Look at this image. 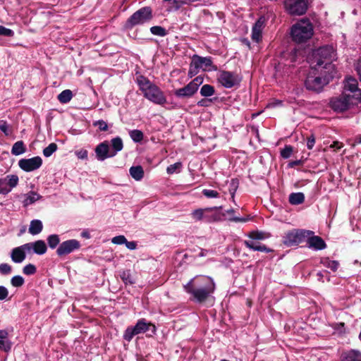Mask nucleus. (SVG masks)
<instances>
[{
  "label": "nucleus",
  "instance_id": "nucleus-32",
  "mask_svg": "<svg viewBox=\"0 0 361 361\" xmlns=\"http://www.w3.org/2000/svg\"><path fill=\"white\" fill-rule=\"evenodd\" d=\"M73 94L71 90H65L62 91L58 96L57 99L61 104L68 103L73 98Z\"/></svg>",
  "mask_w": 361,
  "mask_h": 361
},
{
  "label": "nucleus",
  "instance_id": "nucleus-61",
  "mask_svg": "<svg viewBox=\"0 0 361 361\" xmlns=\"http://www.w3.org/2000/svg\"><path fill=\"white\" fill-rule=\"evenodd\" d=\"M262 32L252 28V39L256 42H259L262 39Z\"/></svg>",
  "mask_w": 361,
  "mask_h": 361
},
{
  "label": "nucleus",
  "instance_id": "nucleus-15",
  "mask_svg": "<svg viewBox=\"0 0 361 361\" xmlns=\"http://www.w3.org/2000/svg\"><path fill=\"white\" fill-rule=\"evenodd\" d=\"M42 164V159L39 157L30 159H22L18 161L19 167L27 172L39 169Z\"/></svg>",
  "mask_w": 361,
  "mask_h": 361
},
{
  "label": "nucleus",
  "instance_id": "nucleus-4",
  "mask_svg": "<svg viewBox=\"0 0 361 361\" xmlns=\"http://www.w3.org/2000/svg\"><path fill=\"white\" fill-rule=\"evenodd\" d=\"M290 34L293 42H306L313 35L312 25L308 19L301 20L291 27Z\"/></svg>",
  "mask_w": 361,
  "mask_h": 361
},
{
  "label": "nucleus",
  "instance_id": "nucleus-34",
  "mask_svg": "<svg viewBox=\"0 0 361 361\" xmlns=\"http://www.w3.org/2000/svg\"><path fill=\"white\" fill-rule=\"evenodd\" d=\"M200 92L202 97H211L213 94H214L215 90L212 85H209V84H205L202 86Z\"/></svg>",
  "mask_w": 361,
  "mask_h": 361
},
{
  "label": "nucleus",
  "instance_id": "nucleus-50",
  "mask_svg": "<svg viewBox=\"0 0 361 361\" xmlns=\"http://www.w3.org/2000/svg\"><path fill=\"white\" fill-rule=\"evenodd\" d=\"M204 78L201 76H197L192 81L189 82V84L192 86V87L197 92L200 85L203 82Z\"/></svg>",
  "mask_w": 361,
  "mask_h": 361
},
{
  "label": "nucleus",
  "instance_id": "nucleus-2",
  "mask_svg": "<svg viewBox=\"0 0 361 361\" xmlns=\"http://www.w3.org/2000/svg\"><path fill=\"white\" fill-rule=\"evenodd\" d=\"M136 82L143 96L149 101L159 105H164L166 103V97L164 92L147 77L142 75L137 76Z\"/></svg>",
  "mask_w": 361,
  "mask_h": 361
},
{
  "label": "nucleus",
  "instance_id": "nucleus-33",
  "mask_svg": "<svg viewBox=\"0 0 361 361\" xmlns=\"http://www.w3.org/2000/svg\"><path fill=\"white\" fill-rule=\"evenodd\" d=\"M201 61L202 63V69L205 71H216L217 67L213 66L212 59L210 56L202 57L201 56Z\"/></svg>",
  "mask_w": 361,
  "mask_h": 361
},
{
  "label": "nucleus",
  "instance_id": "nucleus-58",
  "mask_svg": "<svg viewBox=\"0 0 361 361\" xmlns=\"http://www.w3.org/2000/svg\"><path fill=\"white\" fill-rule=\"evenodd\" d=\"M334 329L337 331L340 334L345 333V325L343 322L336 323L333 326Z\"/></svg>",
  "mask_w": 361,
  "mask_h": 361
},
{
  "label": "nucleus",
  "instance_id": "nucleus-42",
  "mask_svg": "<svg viewBox=\"0 0 361 361\" xmlns=\"http://www.w3.org/2000/svg\"><path fill=\"white\" fill-rule=\"evenodd\" d=\"M183 164L181 162L178 161L173 164L169 165L166 168V172L168 174H173L174 173H179L182 169Z\"/></svg>",
  "mask_w": 361,
  "mask_h": 361
},
{
  "label": "nucleus",
  "instance_id": "nucleus-45",
  "mask_svg": "<svg viewBox=\"0 0 361 361\" xmlns=\"http://www.w3.org/2000/svg\"><path fill=\"white\" fill-rule=\"evenodd\" d=\"M4 178L11 189L18 185V177L16 175H8Z\"/></svg>",
  "mask_w": 361,
  "mask_h": 361
},
{
  "label": "nucleus",
  "instance_id": "nucleus-44",
  "mask_svg": "<svg viewBox=\"0 0 361 361\" xmlns=\"http://www.w3.org/2000/svg\"><path fill=\"white\" fill-rule=\"evenodd\" d=\"M266 19L264 16H260L254 24L252 29L262 32V30L265 25Z\"/></svg>",
  "mask_w": 361,
  "mask_h": 361
},
{
  "label": "nucleus",
  "instance_id": "nucleus-64",
  "mask_svg": "<svg viewBox=\"0 0 361 361\" xmlns=\"http://www.w3.org/2000/svg\"><path fill=\"white\" fill-rule=\"evenodd\" d=\"M200 70L195 68L194 66H192L191 63H190V67L188 73V75L189 78H192L195 75H196L199 73Z\"/></svg>",
  "mask_w": 361,
  "mask_h": 361
},
{
  "label": "nucleus",
  "instance_id": "nucleus-27",
  "mask_svg": "<svg viewBox=\"0 0 361 361\" xmlns=\"http://www.w3.org/2000/svg\"><path fill=\"white\" fill-rule=\"evenodd\" d=\"M43 229V224L42 221L34 219L30 221L28 231L32 235H35L42 232Z\"/></svg>",
  "mask_w": 361,
  "mask_h": 361
},
{
  "label": "nucleus",
  "instance_id": "nucleus-51",
  "mask_svg": "<svg viewBox=\"0 0 361 361\" xmlns=\"http://www.w3.org/2000/svg\"><path fill=\"white\" fill-rule=\"evenodd\" d=\"M93 126L98 127L100 131H106L109 128L107 123L102 119L94 121Z\"/></svg>",
  "mask_w": 361,
  "mask_h": 361
},
{
  "label": "nucleus",
  "instance_id": "nucleus-5",
  "mask_svg": "<svg viewBox=\"0 0 361 361\" xmlns=\"http://www.w3.org/2000/svg\"><path fill=\"white\" fill-rule=\"evenodd\" d=\"M359 104L355 102L348 94L345 92H341V94L332 97L329 99L328 104L329 107L334 112L337 114L343 113Z\"/></svg>",
  "mask_w": 361,
  "mask_h": 361
},
{
  "label": "nucleus",
  "instance_id": "nucleus-56",
  "mask_svg": "<svg viewBox=\"0 0 361 361\" xmlns=\"http://www.w3.org/2000/svg\"><path fill=\"white\" fill-rule=\"evenodd\" d=\"M111 242H112V243L116 244V245H123L126 243V238L124 235H120L114 237L111 239Z\"/></svg>",
  "mask_w": 361,
  "mask_h": 361
},
{
  "label": "nucleus",
  "instance_id": "nucleus-26",
  "mask_svg": "<svg viewBox=\"0 0 361 361\" xmlns=\"http://www.w3.org/2000/svg\"><path fill=\"white\" fill-rule=\"evenodd\" d=\"M112 149L111 150V156H116L117 153L123 148V140L120 137H116L111 140Z\"/></svg>",
  "mask_w": 361,
  "mask_h": 361
},
{
  "label": "nucleus",
  "instance_id": "nucleus-62",
  "mask_svg": "<svg viewBox=\"0 0 361 361\" xmlns=\"http://www.w3.org/2000/svg\"><path fill=\"white\" fill-rule=\"evenodd\" d=\"M315 144V136L314 134H311L307 137V147L309 149H312Z\"/></svg>",
  "mask_w": 361,
  "mask_h": 361
},
{
  "label": "nucleus",
  "instance_id": "nucleus-24",
  "mask_svg": "<svg viewBox=\"0 0 361 361\" xmlns=\"http://www.w3.org/2000/svg\"><path fill=\"white\" fill-rule=\"evenodd\" d=\"M12 347V343L8 338V332L6 329L0 330V349L8 352Z\"/></svg>",
  "mask_w": 361,
  "mask_h": 361
},
{
  "label": "nucleus",
  "instance_id": "nucleus-1",
  "mask_svg": "<svg viewBox=\"0 0 361 361\" xmlns=\"http://www.w3.org/2000/svg\"><path fill=\"white\" fill-rule=\"evenodd\" d=\"M183 288L191 295L192 300L202 303L214 293L216 284L210 276H196L184 285Z\"/></svg>",
  "mask_w": 361,
  "mask_h": 361
},
{
  "label": "nucleus",
  "instance_id": "nucleus-6",
  "mask_svg": "<svg viewBox=\"0 0 361 361\" xmlns=\"http://www.w3.org/2000/svg\"><path fill=\"white\" fill-rule=\"evenodd\" d=\"M153 18L152 9L149 6L140 8L133 13L126 21L123 27L125 30H132L135 26L142 25Z\"/></svg>",
  "mask_w": 361,
  "mask_h": 361
},
{
  "label": "nucleus",
  "instance_id": "nucleus-54",
  "mask_svg": "<svg viewBox=\"0 0 361 361\" xmlns=\"http://www.w3.org/2000/svg\"><path fill=\"white\" fill-rule=\"evenodd\" d=\"M23 272L25 275H32L36 272V267L32 264H28L23 267Z\"/></svg>",
  "mask_w": 361,
  "mask_h": 361
},
{
  "label": "nucleus",
  "instance_id": "nucleus-29",
  "mask_svg": "<svg viewBox=\"0 0 361 361\" xmlns=\"http://www.w3.org/2000/svg\"><path fill=\"white\" fill-rule=\"evenodd\" d=\"M130 174L133 178L139 181L144 177V170L141 166H133L130 168Z\"/></svg>",
  "mask_w": 361,
  "mask_h": 361
},
{
  "label": "nucleus",
  "instance_id": "nucleus-31",
  "mask_svg": "<svg viewBox=\"0 0 361 361\" xmlns=\"http://www.w3.org/2000/svg\"><path fill=\"white\" fill-rule=\"evenodd\" d=\"M26 151V147L22 140L15 142L11 149V154L15 156L23 154Z\"/></svg>",
  "mask_w": 361,
  "mask_h": 361
},
{
  "label": "nucleus",
  "instance_id": "nucleus-39",
  "mask_svg": "<svg viewBox=\"0 0 361 361\" xmlns=\"http://www.w3.org/2000/svg\"><path fill=\"white\" fill-rule=\"evenodd\" d=\"M129 135L133 142H140L144 137L143 133L140 130H132L129 132Z\"/></svg>",
  "mask_w": 361,
  "mask_h": 361
},
{
  "label": "nucleus",
  "instance_id": "nucleus-59",
  "mask_svg": "<svg viewBox=\"0 0 361 361\" xmlns=\"http://www.w3.org/2000/svg\"><path fill=\"white\" fill-rule=\"evenodd\" d=\"M57 145L56 143H51L47 147V157H50L57 149Z\"/></svg>",
  "mask_w": 361,
  "mask_h": 361
},
{
  "label": "nucleus",
  "instance_id": "nucleus-43",
  "mask_svg": "<svg viewBox=\"0 0 361 361\" xmlns=\"http://www.w3.org/2000/svg\"><path fill=\"white\" fill-rule=\"evenodd\" d=\"M11 190V188L8 185L6 180L4 178H0V194L7 195Z\"/></svg>",
  "mask_w": 361,
  "mask_h": 361
},
{
  "label": "nucleus",
  "instance_id": "nucleus-40",
  "mask_svg": "<svg viewBox=\"0 0 361 361\" xmlns=\"http://www.w3.org/2000/svg\"><path fill=\"white\" fill-rule=\"evenodd\" d=\"M47 240L49 247L51 249H54L60 245V238L56 234L50 235Z\"/></svg>",
  "mask_w": 361,
  "mask_h": 361
},
{
  "label": "nucleus",
  "instance_id": "nucleus-18",
  "mask_svg": "<svg viewBox=\"0 0 361 361\" xmlns=\"http://www.w3.org/2000/svg\"><path fill=\"white\" fill-rule=\"evenodd\" d=\"M96 157L99 161H104L107 158H111V151L109 150V145L107 141L99 143L94 149Z\"/></svg>",
  "mask_w": 361,
  "mask_h": 361
},
{
  "label": "nucleus",
  "instance_id": "nucleus-41",
  "mask_svg": "<svg viewBox=\"0 0 361 361\" xmlns=\"http://www.w3.org/2000/svg\"><path fill=\"white\" fill-rule=\"evenodd\" d=\"M191 215H192V217L196 221H204L205 208L195 209L192 212Z\"/></svg>",
  "mask_w": 361,
  "mask_h": 361
},
{
  "label": "nucleus",
  "instance_id": "nucleus-57",
  "mask_svg": "<svg viewBox=\"0 0 361 361\" xmlns=\"http://www.w3.org/2000/svg\"><path fill=\"white\" fill-rule=\"evenodd\" d=\"M11 267L6 264V263H3V264H0V273L3 275H6V274H8L11 272Z\"/></svg>",
  "mask_w": 361,
  "mask_h": 361
},
{
  "label": "nucleus",
  "instance_id": "nucleus-30",
  "mask_svg": "<svg viewBox=\"0 0 361 361\" xmlns=\"http://www.w3.org/2000/svg\"><path fill=\"white\" fill-rule=\"evenodd\" d=\"M320 263L325 267L330 269L332 271H336L339 267V262L336 260H331L329 257L321 259Z\"/></svg>",
  "mask_w": 361,
  "mask_h": 361
},
{
  "label": "nucleus",
  "instance_id": "nucleus-16",
  "mask_svg": "<svg viewBox=\"0 0 361 361\" xmlns=\"http://www.w3.org/2000/svg\"><path fill=\"white\" fill-rule=\"evenodd\" d=\"M316 71L325 79H328L329 82L334 78L338 77L337 69L333 63L322 65L319 70Z\"/></svg>",
  "mask_w": 361,
  "mask_h": 361
},
{
  "label": "nucleus",
  "instance_id": "nucleus-8",
  "mask_svg": "<svg viewBox=\"0 0 361 361\" xmlns=\"http://www.w3.org/2000/svg\"><path fill=\"white\" fill-rule=\"evenodd\" d=\"M310 234H314V231L299 228L292 229L285 233L282 242L287 247L297 246L304 242L306 237Z\"/></svg>",
  "mask_w": 361,
  "mask_h": 361
},
{
  "label": "nucleus",
  "instance_id": "nucleus-17",
  "mask_svg": "<svg viewBox=\"0 0 361 361\" xmlns=\"http://www.w3.org/2000/svg\"><path fill=\"white\" fill-rule=\"evenodd\" d=\"M307 247L314 250H322L326 247L325 241L318 235L310 234L306 237Z\"/></svg>",
  "mask_w": 361,
  "mask_h": 361
},
{
  "label": "nucleus",
  "instance_id": "nucleus-7",
  "mask_svg": "<svg viewBox=\"0 0 361 361\" xmlns=\"http://www.w3.org/2000/svg\"><path fill=\"white\" fill-rule=\"evenodd\" d=\"M148 331L155 334L156 326L151 322H147L145 319H140L135 326H128L125 330L123 338L125 341L130 342L135 335L143 334Z\"/></svg>",
  "mask_w": 361,
  "mask_h": 361
},
{
  "label": "nucleus",
  "instance_id": "nucleus-22",
  "mask_svg": "<svg viewBox=\"0 0 361 361\" xmlns=\"http://www.w3.org/2000/svg\"><path fill=\"white\" fill-rule=\"evenodd\" d=\"M25 245L27 248V254L43 255L45 253V242L42 240H39L34 243H27Z\"/></svg>",
  "mask_w": 361,
  "mask_h": 361
},
{
  "label": "nucleus",
  "instance_id": "nucleus-19",
  "mask_svg": "<svg viewBox=\"0 0 361 361\" xmlns=\"http://www.w3.org/2000/svg\"><path fill=\"white\" fill-rule=\"evenodd\" d=\"M245 246L250 250L263 252L266 253L273 252L274 250L268 247L267 245L262 244L259 240H245L243 241Z\"/></svg>",
  "mask_w": 361,
  "mask_h": 361
},
{
  "label": "nucleus",
  "instance_id": "nucleus-55",
  "mask_svg": "<svg viewBox=\"0 0 361 361\" xmlns=\"http://www.w3.org/2000/svg\"><path fill=\"white\" fill-rule=\"evenodd\" d=\"M0 35L5 37H13L14 32L3 25H0Z\"/></svg>",
  "mask_w": 361,
  "mask_h": 361
},
{
  "label": "nucleus",
  "instance_id": "nucleus-48",
  "mask_svg": "<svg viewBox=\"0 0 361 361\" xmlns=\"http://www.w3.org/2000/svg\"><path fill=\"white\" fill-rule=\"evenodd\" d=\"M293 152V147L291 145H285L284 148L281 151V156L283 159H288L290 157Z\"/></svg>",
  "mask_w": 361,
  "mask_h": 361
},
{
  "label": "nucleus",
  "instance_id": "nucleus-28",
  "mask_svg": "<svg viewBox=\"0 0 361 361\" xmlns=\"http://www.w3.org/2000/svg\"><path fill=\"white\" fill-rule=\"evenodd\" d=\"M289 203L292 205L302 204L305 201V195L302 192H292L288 197Z\"/></svg>",
  "mask_w": 361,
  "mask_h": 361
},
{
  "label": "nucleus",
  "instance_id": "nucleus-13",
  "mask_svg": "<svg viewBox=\"0 0 361 361\" xmlns=\"http://www.w3.org/2000/svg\"><path fill=\"white\" fill-rule=\"evenodd\" d=\"M219 81L224 87L232 88L240 83V79L233 72L222 71L220 73Z\"/></svg>",
  "mask_w": 361,
  "mask_h": 361
},
{
  "label": "nucleus",
  "instance_id": "nucleus-47",
  "mask_svg": "<svg viewBox=\"0 0 361 361\" xmlns=\"http://www.w3.org/2000/svg\"><path fill=\"white\" fill-rule=\"evenodd\" d=\"M39 199V195L35 192L29 194L24 200L23 203L25 206H27L33 204L35 201Z\"/></svg>",
  "mask_w": 361,
  "mask_h": 361
},
{
  "label": "nucleus",
  "instance_id": "nucleus-35",
  "mask_svg": "<svg viewBox=\"0 0 361 361\" xmlns=\"http://www.w3.org/2000/svg\"><path fill=\"white\" fill-rule=\"evenodd\" d=\"M181 0H170L166 3L168 6L167 11L169 12H175L178 11L181 6L183 5V3L180 1Z\"/></svg>",
  "mask_w": 361,
  "mask_h": 361
},
{
  "label": "nucleus",
  "instance_id": "nucleus-10",
  "mask_svg": "<svg viewBox=\"0 0 361 361\" xmlns=\"http://www.w3.org/2000/svg\"><path fill=\"white\" fill-rule=\"evenodd\" d=\"M342 92H345L355 102L361 104V90L358 87V82L353 77H348L343 82Z\"/></svg>",
  "mask_w": 361,
  "mask_h": 361
},
{
  "label": "nucleus",
  "instance_id": "nucleus-21",
  "mask_svg": "<svg viewBox=\"0 0 361 361\" xmlns=\"http://www.w3.org/2000/svg\"><path fill=\"white\" fill-rule=\"evenodd\" d=\"M26 253H27V248L25 244L15 247L11 253V259L15 263H21L25 259Z\"/></svg>",
  "mask_w": 361,
  "mask_h": 361
},
{
  "label": "nucleus",
  "instance_id": "nucleus-20",
  "mask_svg": "<svg viewBox=\"0 0 361 361\" xmlns=\"http://www.w3.org/2000/svg\"><path fill=\"white\" fill-rule=\"evenodd\" d=\"M197 92L188 83L185 86L173 91L174 96L179 99H188L191 98Z\"/></svg>",
  "mask_w": 361,
  "mask_h": 361
},
{
  "label": "nucleus",
  "instance_id": "nucleus-37",
  "mask_svg": "<svg viewBox=\"0 0 361 361\" xmlns=\"http://www.w3.org/2000/svg\"><path fill=\"white\" fill-rule=\"evenodd\" d=\"M226 213L229 215V217L228 219L231 221L233 222H247L248 220H250L249 216L247 217H237L234 216L233 214L235 213V210L233 209H229L226 211Z\"/></svg>",
  "mask_w": 361,
  "mask_h": 361
},
{
  "label": "nucleus",
  "instance_id": "nucleus-63",
  "mask_svg": "<svg viewBox=\"0 0 361 361\" xmlns=\"http://www.w3.org/2000/svg\"><path fill=\"white\" fill-rule=\"evenodd\" d=\"M8 295V289L4 286H0V300H6L7 298Z\"/></svg>",
  "mask_w": 361,
  "mask_h": 361
},
{
  "label": "nucleus",
  "instance_id": "nucleus-49",
  "mask_svg": "<svg viewBox=\"0 0 361 361\" xmlns=\"http://www.w3.org/2000/svg\"><path fill=\"white\" fill-rule=\"evenodd\" d=\"M239 180L237 178H233L231 180L229 186V192L231 195L232 198L234 197L235 193L238 188Z\"/></svg>",
  "mask_w": 361,
  "mask_h": 361
},
{
  "label": "nucleus",
  "instance_id": "nucleus-53",
  "mask_svg": "<svg viewBox=\"0 0 361 361\" xmlns=\"http://www.w3.org/2000/svg\"><path fill=\"white\" fill-rule=\"evenodd\" d=\"M202 192L207 198H217L219 197V193L213 190L204 189Z\"/></svg>",
  "mask_w": 361,
  "mask_h": 361
},
{
  "label": "nucleus",
  "instance_id": "nucleus-23",
  "mask_svg": "<svg viewBox=\"0 0 361 361\" xmlns=\"http://www.w3.org/2000/svg\"><path fill=\"white\" fill-rule=\"evenodd\" d=\"M340 361H361V352L357 350H349L343 352Z\"/></svg>",
  "mask_w": 361,
  "mask_h": 361
},
{
  "label": "nucleus",
  "instance_id": "nucleus-12",
  "mask_svg": "<svg viewBox=\"0 0 361 361\" xmlns=\"http://www.w3.org/2000/svg\"><path fill=\"white\" fill-rule=\"evenodd\" d=\"M80 243L76 239H70L61 243L57 250L59 257L66 256L80 248Z\"/></svg>",
  "mask_w": 361,
  "mask_h": 361
},
{
  "label": "nucleus",
  "instance_id": "nucleus-38",
  "mask_svg": "<svg viewBox=\"0 0 361 361\" xmlns=\"http://www.w3.org/2000/svg\"><path fill=\"white\" fill-rule=\"evenodd\" d=\"M150 32L157 36L165 37L168 35L167 30L161 26L155 25L150 27Z\"/></svg>",
  "mask_w": 361,
  "mask_h": 361
},
{
  "label": "nucleus",
  "instance_id": "nucleus-11",
  "mask_svg": "<svg viewBox=\"0 0 361 361\" xmlns=\"http://www.w3.org/2000/svg\"><path fill=\"white\" fill-rule=\"evenodd\" d=\"M283 4L287 12L293 16L305 14L308 7L306 0H284Z\"/></svg>",
  "mask_w": 361,
  "mask_h": 361
},
{
  "label": "nucleus",
  "instance_id": "nucleus-25",
  "mask_svg": "<svg viewBox=\"0 0 361 361\" xmlns=\"http://www.w3.org/2000/svg\"><path fill=\"white\" fill-rule=\"evenodd\" d=\"M250 240H263L270 238L271 234L262 231H252L246 234Z\"/></svg>",
  "mask_w": 361,
  "mask_h": 361
},
{
  "label": "nucleus",
  "instance_id": "nucleus-52",
  "mask_svg": "<svg viewBox=\"0 0 361 361\" xmlns=\"http://www.w3.org/2000/svg\"><path fill=\"white\" fill-rule=\"evenodd\" d=\"M190 63L197 69L202 68V63L201 61V56L197 54L193 55Z\"/></svg>",
  "mask_w": 361,
  "mask_h": 361
},
{
  "label": "nucleus",
  "instance_id": "nucleus-14",
  "mask_svg": "<svg viewBox=\"0 0 361 361\" xmlns=\"http://www.w3.org/2000/svg\"><path fill=\"white\" fill-rule=\"evenodd\" d=\"M221 208V206L205 208L204 222L212 223L226 219V213L218 211Z\"/></svg>",
  "mask_w": 361,
  "mask_h": 361
},
{
  "label": "nucleus",
  "instance_id": "nucleus-60",
  "mask_svg": "<svg viewBox=\"0 0 361 361\" xmlns=\"http://www.w3.org/2000/svg\"><path fill=\"white\" fill-rule=\"evenodd\" d=\"M0 130H1L6 136L10 135L12 133L11 128L6 121L2 123L1 129Z\"/></svg>",
  "mask_w": 361,
  "mask_h": 361
},
{
  "label": "nucleus",
  "instance_id": "nucleus-3",
  "mask_svg": "<svg viewBox=\"0 0 361 361\" xmlns=\"http://www.w3.org/2000/svg\"><path fill=\"white\" fill-rule=\"evenodd\" d=\"M336 53L331 45H326L317 49L310 59V66L314 70H319L321 66L332 63Z\"/></svg>",
  "mask_w": 361,
  "mask_h": 361
},
{
  "label": "nucleus",
  "instance_id": "nucleus-46",
  "mask_svg": "<svg viewBox=\"0 0 361 361\" xmlns=\"http://www.w3.org/2000/svg\"><path fill=\"white\" fill-rule=\"evenodd\" d=\"M24 279L20 275L14 276L11 279V283L13 287H20L24 284Z\"/></svg>",
  "mask_w": 361,
  "mask_h": 361
},
{
  "label": "nucleus",
  "instance_id": "nucleus-9",
  "mask_svg": "<svg viewBox=\"0 0 361 361\" xmlns=\"http://www.w3.org/2000/svg\"><path fill=\"white\" fill-rule=\"evenodd\" d=\"M329 83L328 79H325L322 75H313L309 73L305 80V87L309 91L320 93L323 91L324 86Z\"/></svg>",
  "mask_w": 361,
  "mask_h": 361
},
{
  "label": "nucleus",
  "instance_id": "nucleus-36",
  "mask_svg": "<svg viewBox=\"0 0 361 361\" xmlns=\"http://www.w3.org/2000/svg\"><path fill=\"white\" fill-rule=\"evenodd\" d=\"M120 277L126 285H132L134 283L130 270H123L121 271Z\"/></svg>",
  "mask_w": 361,
  "mask_h": 361
}]
</instances>
